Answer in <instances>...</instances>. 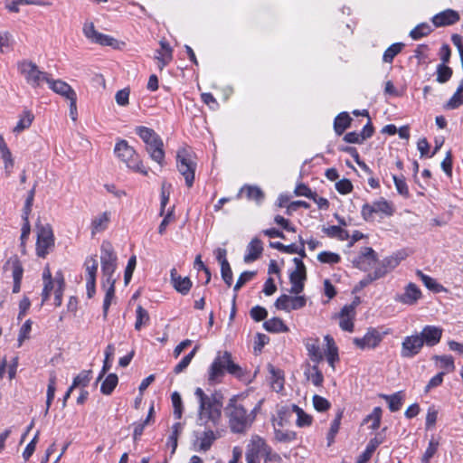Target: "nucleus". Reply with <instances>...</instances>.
<instances>
[{"label":"nucleus","instance_id":"f257e3e1","mask_svg":"<svg viewBox=\"0 0 463 463\" xmlns=\"http://www.w3.org/2000/svg\"><path fill=\"white\" fill-rule=\"evenodd\" d=\"M194 396L198 403L197 425L203 428H214L222 420L223 407V395L214 391L206 393L198 387L194 391Z\"/></svg>","mask_w":463,"mask_h":463},{"label":"nucleus","instance_id":"f03ea898","mask_svg":"<svg viewBox=\"0 0 463 463\" xmlns=\"http://www.w3.org/2000/svg\"><path fill=\"white\" fill-rule=\"evenodd\" d=\"M259 407L257 405L250 410L237 396L231 398L225 408L231 430L234 433L245 432L253 423Z\"/></svg>","mask_w":463,"mask_h":463},{"label":"nucleus","instance_id":"7ed1b4c3","mask_svg":"<svg viewBox=\"0 0 463 463\" xmlns=\"http://www.w3.org/2000/svg\"><path fill=\"white\" fill-rule=\"evenodd\" d=\"M225 372L237 378L243 376L242 368L233 362L230 352H218L208 370L209 383L216 384L221 383Z\"/></svg>","mask_w":463,"mask_h":463},{"label":"nucleus","instance_id":"20e7f679","mask_svg":"<svg viewBox=\"0 0 463 463\" xmlns=\"http://www.w3.org/2000/svg\"><path fill=\"white\" fill-rule=\"evenodd\" d=\"M136 132L146 143V149L151 159L163 166L165 163V151L160 137L153 129L146 127H137Z\"/></svg>","mask_w":463,"mask_h":463},{"label":"nucleus","instance_id":"39448f33","mask_svg":"<svg viewBox=\"0 0 463 463\" xmlns=\"http://www.w3.org/2000/svg\"><path fill=\"white\" fill-rule=\"evenodd\" d=\"M176 167L178 172L184 176L188 187H192L194 181L197 163L194 153L186 148L178 149L176 154Z\"/></svg>","mask_w":463,"mask_h":463},{"label":"nucleus","instance_id":"423d86ee","mask_svg":"<svg viewBox=\"0 0 463 463\" xmlns=\"http://www.w3.org/2000/svg\"><path fill=\"white\" fill-rule=\"evenodd\" d=\"M116 156L124 162L127 166L144 175H147V170L144 167L135 149L130 146L126 140L118 141L115 146Z\"/></svg>","mask_w":463,"mask_h":463},{"label":"nucleus","instance_id":"0eeeda50","mask_svg":"<svg viewBox=\"0 0 463 463\" xmlns=\"http://www.w3.org/2000/svg\"><path fill=\"white\" fill-rule=\"evenodd\" d=\"M17 69L27 84L33 88H40L43 82H47L49 79L48 73L40 71L38 66L29 60L18 61Z\"/></svg>","mask_w":463,"mask_h":463},{"label":"nucleus","instance_id":"6e6552de","mask_svg":"<svg viewBox=\"0 0 463 463\" xmlns=\"http://www.w3.org/2000/svg\"><path fill=\"white\" fill-rule=\"evenodd\" d=\"M100 251V263L104 281H116L117 279L114 278V273L117 269V255L114 251L112 244L107 241H103L101 244Z\"/></svg>","mask_w":463,"mask_h":463},{"label":"nucleus","instance_id":"1a4fd4ad","mask_svg":"<svg viewBox=\"0 0 463 463\" xmlns=\"http://www.w3.org/2000/svg\"><path fill=\"white\" fill-rule=\"evenodd\" d=\"M394 211L392 203L380 198L372 203H364L362 206L361 215L364 221L370 222L373 220L374 214H378L381 218L390 217L393 215Z\"/></svg>","mask_w":463,"mask_h":463},{"label":"nucleus","instance_id":"9d476101","mask_svg":"<svg viewBox=\"0 0 463 463\" xmlns=\"http://www.w3.org/2000/svg\"><path fill=\"white\" fill-rule=\"evenodd\" d=\"M37 229V241H36V253L39 257L44 258L49 250L54 246V235L52 226L49 223L36 225Z\"/></svg>","mask_w":463,"mask_h":463},{"label":"nucleus","instance_id":"9b49d317","mask_svg":"<svg viewBox=\"0 0 463 463\" xmlns=\"http://www.w3.org/2000/svg\"><path fill=\"white\" fill-rule=\"evenodd\" d=\"M83 33L90 42L94 43L112 47H116L118 44V41L113 37L96 31L95 26L91 22H86L84 24Z\"/></svg>","mask_w":463,"mask_h":463},{"label":"nucleus","instance_id":"f8f14e48","mask_svg":"<svg viewBox=\"0 0 463 463\" xmlns=\"http://www.w3.org/2000/svg\"><path fill=\"white\" fill-rule=\"evenodd\" d=\"M423 341L418 334L404 337L402 343L401 356L403 358H412L421 351Z\"/></svg>","mask_w":463,"mask_h":463},{"label":"nucleus","instance_id":"ddd939ff","mask_svg":"<svg viewBox=\"0 0 463 463\" xmlns=\"http://www.w3.org/2000/svg\"><path fill=\"white\" fill-rule=\"evenodd\" d=\"M422 293L420 288L412 282H410L405 288L404 292L397 294L394 298L396 302L407 306H414L421 298Z\"/></svg>","mask_w":463,"mask_h":463},{"label":"nucleus","instance_id":"4468645a","mask_svg":"<svg viewBox=\"0 0 463 463\" xmlns=\"http://www.w3.org/2000/svg\"><path fill=\"white\" fill-rule=\"evenodd\" d=\"M383 336L375 328H370L363 337H354L353 343L356 347L364 349H373L382 342Z\"/></svg>","mask_w":463,"mask_h":463},{"label":"nucleus","instance_id":"2eb2a0df","mask_svg":"<svg viewBox=\"0 0 463 463\" xmlns=\"http://www.w3.org/2000/svg\"><path fill=\"white\" fill-rule=\"evenodd\" d=\"M377 261L376 252L371 247H364L360 251L359 255L353 260V264L355 268L361 270H368Z\"/></svg>","mask_w":463,"mask_h":463},{"label":"nucleus","instance_id":"dca6fc26","mask_svg":"<svg viewBox=\"0 0 463 463\" xmlns=\"http://www.w3.org/2000/svg\"><path fill=\"white\" fill-rule=\"evenodd\" d=\"M306 305V298L303 296H288L281 295L275 302V307L278 309L290 312L302 308Z\"/></svg>","mask_w":463,"mask_h":463},{"label":"nucleus","instance_id":"f3484780","mask_svg":"<svg viewBox=\"0 0 463 463\" xmlns=\"http://www.w3.org/2000/svg\"><path fill=\"white\" fill-rule=\"evenodd\" d=\"M47 83L52 90L71 101V107H74V99H76L77 95L68 83L61 80H52L50 78Z\"/></svg>","mask_w":463,"mask_h":463},{"label":"nucleus","instance_id":"a211bd4d","mask_svg":"<svg viewBox=\"0 0 463 463\" xmlns=\"http://www.w3.org/2000/svg\"><path fill=\"white\" fill-rule=\"evenodd\" d=\"M443 330L441 327L436 326H426L422 328L420 335L423 345L434 346L439 343L442 336Z\"/></svg>","mask_w":463,"mask_h":463},{"label":"nucleus","instance_id":"6ab92c4d","mask_svg":"<svg viewBox=\"0 0 463 463\" xmlns=\"http://www.w3.org/2000/svg\"><path fill=\"white\" fill-rule=\"evenodd\" d=\"M432 23L435 27H443L452 25L459 21V14L452 9H446L432 17Z\"/></svg>","mask_w":463,"mask_h":463},{"label":"nucleus","instance_id":"aec40b11","mask_svg":"<svg viewBox=\"0 0 463 463\" xmlns=\"http://www.w3.org/2000/svg\"><path fill=\"white\" fill-rule=\"evenodd\" d=\"M170 279L174 288L177 292L181 293L182 295H186L189 293L193 284L188 277H181L177 274L176 269L174 268L170 271Z\"/></svg>","mask_w":463,"mask_h":463},{"label":"nucleus","instance_id":"412c9836","mask_svg":"<svg viewBox=\"0 0 463 463\" xmlns=\"http://www.w3.org/2000/svg\"><path fill=\"white\" fill-rule=\"evenodd\" d=\"M205 430L197 437L195 446L199 451H208L218 435L213 430V428H204Z\"/></svg>","mask_w":463,"mask_h":463},{"label":"nucleus","instance_id":"4be33fe9","mask_svg":"<svg viewBox=\"0 0 463 463\" xmlns=\"http://www.w3.org/2000/svg\"><path fill=\"white\" fill-rule=\"evenodd\" d=\"M160 49L156 50L155 59L158 61L159 70H163L173 59V50L165 41H160Z\"/></svg>","mask_w":463,"mask_h":463},{"label":"nucleus","instance_id":"5701e85b","mask_svg":"<svg viewBox=\"0 0 463 463\" xmlns=\"http://www.w3.org/2000/svg\"><path fill=\"white\" fill-rule=\"evenodd\" d=\"M305 346L311 361L319 364L324 359V354L321 351L319 339L317 337H309L305 340Z\"/></svg>","mask_w":463,"mask_h":463},{"label":"nucleus","instance_id":"b1692460","mask_svg":"<svg viewBox=\"0 0 463 463\" xmlns=\"http://www.w3.org/2000/svg\"><path fill=\"white\" fill-rule=\"evenodd\" d=\"M295 412L298 416L297 418V425L300 428L310 426L312 423V417L309 414H307L300 407L296 404H292L288 408H283L279 411V415L281 416L283 413L288 411ZM282 420V417H280Z\"/></svg>","mask_w":463,"mask_h":463},{"label":"nucleus","instance_id":"393cba45","mask_svg":"<svg viewBox=\"0 0 463 463\" xmlns=\"http://www.w3.org/2000/svg\"><path fill=\"white\" fill-rule=\"evenodd\" d=\"M263 251L262 242L260 239H252L247 246V253L243 260L246 263H250L258 260Z\"/></svg>","mask_w":463,"mask_h":463},{"label":"nucleus","instance_id":"a878e982","mask_svg":"<svg viewBox=\"0 0 463 463\" xmlns=\"http://www.w3.org/2000/svg\"><path fill=\"white\" fill-rule=\"evenodd\" d=\"M324 339L326 343V350L325 352L326 360L332 369L335 370V364L339 360L338 348L333 337L329 335H325Z\"/></svg>","mask_w":463,"mask_h":463},{"label":"nucleus","instance_id":"bb28decb","mask_svg":"<svg viewBox=\"0 0 463 463\" xmlns=\"http://www.w3.org/2000/svg\"><path fill=\"white\" fill-rule=\"evenodd\" d=\"M307 279L306 271L293 270L289 275V280L291 283L290 293L299 294L304 289V281Z\"/></svg>","mask_w":463,"mask_h":463},{"label":"nucleus","instance_id":"cd10ccee","mask_svg":"<svg viewBox=\"0 0 463 463\" xmlns=\"http://www.w3.org/2000/svg\"><path fill=\"white\" fill-rule=\"evenodd\" d=\"M354 308L350 306H345L340 314L339 326L347 332L354 330Z\"/></svg>","mask_w":463,"mask_h":463},{"label":"nucleus","instance_id":"c85d7f7f","mask_svg":"<svg viewBox=\"0 0 463 463\" xmlns=\"http://www.w3.org/2000/svg\"><path fill=\"white\" fill-rule=\"evenodd\" d=\"M242 193H246L247 198L255 201L257 203H260L264 199V193L260 187L255 185H244L241 187L237 197L240 198Z\"/></svg>","mask_w":463,"mask_h":463},{"label":"nucleus","instance_id":"c756f323","mask_svg":"<svg viewBox=\"0 0 463 463\" xmlns=\"http://www.w3.org/2000/svg\"><path fill=\"white\" fill-rule=\"evenodd\" d=\"M34 119L33 114L30 110H24L19 117L16 126L13 128V132L16 135L29 128Z\"/></svg>","mask_w":463,"mask_h":463},{"label":"nucleus","instance_id":"7c9ffc66","mask_svg":"<svg viewBox=\"0 0 463 463\" xmlns=\"http://www.w3.org/2000/svg\"><path fill=\"white\" fill-rule=\"evenodd\" d=\"M0 155L5 164V172L9 175L11 173V169L14 166V159L12 156V153L2 136H0Z\"/></svg>","mask_w":463,"mask_h":463},{"label":"nucleus","instance_id":"2f4dec72","mask_svg":"<svg viewBox=\"0 0 463 463\" xmlns=\"http://www.w3.org/2000/svg\"><path fill=\"white\" fill-rule=\"evenodd\" d=\"M4 269H11L14 279L19 280L23 278L24 269L17 256H13L8 259L6 263L4 265Z\"/></svg>","mask_w":463,"mask_h":463},{"label":"nucleus","instance_id":"473e14b6","mask_svg":"<svg viewBox=\"0 0 463 463\" xmlns=\"http://www.w3.org/2000/svg\"><path fill=\"white\" fill-rule=\"evenodd\" d=\"M115 283H116V281H112V282L103 281L104 287H106V285H108V288L106 289V294H105L103 307H102L104 319H107L109 307L111 305L112 300L115 298Z\"/></svg>","mask_w":463,"mask_h":463},{"label":"nucleus","instance_id":"72a5a7b5","mask_svg":"<svg viewBox=\"0 0 463 463\" xmlns=\"http://www.w3.org/2000/svg\"><path fill=\"white\" fill-rule=\"evenodd\" d=\"M352 118L346 112H342L336 116L334 121V128L335 133L340 136L346 128L350 127Z\"/></svg>","mask_w":463,"mask_h":463},{"label":"nucleus","instance_id":"f704fd0d","mask_svg":"<svg viewBox=\"0 0 463 463\" xmlns=\"http://www.w3.org/2000/svg\"><path fill=\"white\" fill-rule=\"evenodd\" d=\"M263 327L271 333H286L288 327L279 317H273L264 322Z\"/></svg>","mask_w":463,"mask_h":463},{"label":"nucleus","instance_id":"c9c22d12","mask_svg":"<svg viewBox=\"0 0 463 463\" xmlns=\"http://www.w3.org/2000/svg\"><path fill=\"white\" fill-rule=\"evenodd\" d=\"M110 214L108 212H105L98 216H96L91 222L92 234L97 232H103L107 229L108 224L109 222Z\"/></svg>","mask_w":463,"mask_h":463},{"label":"nucleus","instance_id":"e433bc0d","mask_svg":"<svg viewBox=\"0 0 463 463\" xmlns=\"http://www.w3.org/2000/svg\"><path fill=\"white\" fill-rule=\"evenodd\" d=\"M269 371L271 374V387L276 392H280L284 387V374L279 369H276L273 365H269Z\"/></svg>","mask_w":463,"mask_h":463},{"label":"nucleus","instance_id":"4c0bfd02","mask_svg":"<svg viewBox=\"0 0 463 463\" xmlns=\"http://www.w3.org/2000/svg\"><path fill=\"white\" fill-rule=\"evenodd\" d=\"M463 105V81L458 85L456 92L445 104L446 109H455Z\"/></svg>","mask_w":463,"mask_h":463},{"label":"nucleus","instance_id":"58836bf2","mask_svg":"<svg viewBox=\"0 0 463 463\" xmlns=\"http://www.w3.org/2000/svg\"><path fill=\"white\" fill-rule=\"evenodd\" d=\"M266 449V442L259 436L251 439L250 444L248 446L247 452L261 458L263 450Z\"/></svg>","mask_w":463,"mask_h":463},{"label":"nucleus","instance_id":"ea45409f","mask_svg":"<svg viewBox=\"0 0 463 463\" xmlns=\"http://www.w3.org/2000/svg\"><path fill=\"white\" fill-rule=\"evenodd\" d=\"M86 271V281L96 280L98 270V260L96 256L88 257L84 263Z\"/></svg>","mask_w":463,"mask_h":463},{"label":"nucleus","instance_id":"a19ab883","mask_svg":"<svg viewBox=\"0 0 463 463\" xmlns=\"http://www.w3.org/2000/svg\"><path fill=\"white\" fill-rule=\"evenodd\" d=\"M118 378L115 373H109L105 380L102 382L100 386V392L105 395L112 393L116 386L118 385Z\"/></svg>","mask_w":463,"mask_h":463},{"label":"nucleus","instance_id":"79ce46f5","mask_svg":"<svg viewBox=\"0 0 463 463\" xmlns=\"http://www.w3.org/2000/svg\"><path fill=\"white\" fill-rule=\"evenodd\" d=\"M343 417V411H338L335 420L332 421L330 430L327 433V445L331 446L335 441V437L340 429V423Z\"/></svg>","mask_w":463,"mask_h":463},{"label":"nucleus","instance_id":"37998d69","mask_svg":"<svg viewBox=\"0 0 463 463\" xmlns=\"http://www.w3.org/2000/svg\"><path fill=\"white\" fill-rule=\"evenodd\" d=\"M56 288L54 290V305L60 307L62 301V292L64 288V279L61 273H57L55 276Z\"/></svg>","mask_w":463,"mask_h":463},{"label":"nucleus","instance_id":"c03bdc74","mask_svg":"<svg viewBox=\"0 0 463 463\" xmlns=\"http://www.w3.org/2000/svg\"><path fill=\"white\" fill-rule=\"evenodd\" d=\"M55 391H56V375L52 372L50 374L49 383H48V387H47V399H46L45 414L48 413L49 409L51 407V404H52V401L54 399Z\"/></svg>","mask_w":463,"mask_h":463},{"label":"nucleus","instance_id":"a18cd8bd","mask_svg":"<svg viewBox=\"0 0 463 463\" xmlns=\"http://www.w3.org/2000/svg\"><path fill=\"white\" fill-rule=\"evenodd\" d=\"M136 315L135 329L139 331L142 326H146L149 322V315L142 306H137Z\"/></svg>","mask_w":463,"mask_h":463},{"label":"nucleus","instance_id":"49530a36","mask_svg":"<svg viewBox=\"0 0 463 463\" xmlns=\"http://www.w3.org/2000/svg\"><path fill=\"white\" fill-rule=\"evenodd\" d=\"M431 32V26L427 23H422L411 31L410 36L414 40H419L429 35Z\"/></svg>","mask_w":463,"mask_h":463},{"label":"nucleus","instance_id":"de8ad7c7","mask_svg":"<svg viewBox=\"0 0 463 463\" xmlns=\"http://www.w3.org/2000/svg\"><path fill=\"white\" fill-rule=\"evenodd\" d=\"M318 364H314L308 372L306 373V375L311 383L316 386H320L324 381V376L321 371L318 369Z\"/></svg>","mask_w":463,"mask_h":463},{"label":"nucleus","instance_id":"09e8293b","mask_svg":"<svg viewBox=\"0 0 463 463\" xmlns=\"http://www.w3.org/2000/svg\"><path fill=\"white\" fill-rule=\"evenodd\" d=\"M382 418V409L380 407H375L372 413L366 416L364 420V423L372 422L370 428L372 430H377L380 427Z\"/></svg>","mask_w":463,"mask_h":463},{"label":"nucleus","instance_id":"8fccbe9b","mask_svg":"<svg viewBox=\"0 0 463 463\" xmlns=\"http://www.w3.org/2000/svg\"><path fill=\"white\" fill-rule=\"evenodd\" d=\"M437 79L439 83H446L452 76V69L445 64H439L437 66Z\"/></svg>","mask_w":463,"mask_h":463},{"label":"nucleus","instance_id":"3c124183","mask_svg":"<svg viewBox=\"0 0 463 463\" xmlns=\"http://www.w3.org/2000/svg\"><path fill=\"white\" fill-rule=\"evenodd\" d=\"M383 398L388 402L391 411H397L401 409L402 405V396L401 392H396L392 395H383Z\"/></svg>","mask_w":463,"mask_h":463},{"label":"nucleus","instance_id":"603ef678","mask_svg":"<svg viewBox=\"0 0 463 463\" xmlns=\"http://www.w3.org/2000/svg\"><path fill=\"white\" fill-rule=\"evenodd\" d=\"M197 350H198V346H195L188 354L184 356L182 358V360L174 368V373L177 374V373H182L184 370H185L188 367V365L190 364L193 358L194 357Z\"/></svg>","mask_w":463,"mask_h":463},{"label":"nucleus","instance_id":"864d4df0","mask_svg":"<svg viewBox=\"0 0 463 463\" xmlns=\"http://www.w3.org/2000/svg\"><path fill=\"white\" fill-rule=\"evenodd\" d=\"M171 188V184L163 182L161 186L160 215H164L165 213V206L169 202Z\"/></svg>","mask_w":463,"mask_h":463},{"label":"nucleus","instance_id":"5fc2aeb1","mask_svg":"<svg viewBox=\"0 0 463 463\" xmlns=\"http://www.w3.org/2000/svg\"><path fill=\"white\" fill-rule=\"evenodd\" d=\"M171 400L174 407V416L175 419L180 420L183 414V402L181 395L177 392H174L171 395Z\"/></svg>","mask_w":463,"mask_h":463},{"label":"nucleus","instance_id":"6e6d98bb","mask_svg":"<svg viewBox=\"0 0 463 463\" xmlns=\"http://www.w3.org/2000/svg\"><path fill=\"white\" fill-rule=\"evenodd\" d=\"M403 47L402 43H393L390 47H388L383 56V60L384 62H392L394 57L401 52Z\"/></svg>","mask_w":463,"mask_h":463},{"label":"nucleus","instance_id":"4d7b16f0","mask_svg":"<svg viewBox=\"0 0 463 463\" xmlns=\"http://www.w3.org/2000/svg\"><path fill=\"white\" fill-rule=\"evenodd\" d=\"M403 255L402 253H397L392 256H389L382 260V264L388 269L389 272L393 270L403 259Z\"/></svg>","mask_w":463,"mask_h":463},{"label":"nucleus","instance_id":"13d9d810","mask_svg":"<svg viewBox=\"0 0 463 463\" xmlns=\"http://www.w3.org/2000/svg\"><path fill=\"white\" fill-rule=\"evenodd\" d=\"M439 448V441L431 439L429 442L428 448L426 449L422 458V463H430V458L435 455Z\"/></svg>","mask_w":463,"mask_h":463},{"label":"nucleus","instance_id":"bf43d9fd","mask_svg":"<svg viewBox=\"0 0 463 463\" xmlns=\"http://www.w3.org/2000/svg\"><path fill=\"white\" fill-rule=\"evenodd\" d=\"M416 275L420 279V280L422 281V283L425 285V287L430 290H434V291H438L439 290V285L437 283V281L424 274L421 270L418 269L416 271Z\"/></svg>","mask_w":463,"mask_h":463},{"label":"nucleus","instance_id":"052dcab7","mask_svg":"<svg viewBox=\"0 0 463 463\" xmlns=\"http://www.w3.org/2000/svg\"><path fill=\"white\" fill-rule=\"evenodd\" d=\"M317 260L322 263L335 264L341 260L337 253L331 251H322L317 255Z\"/></svg>","mask_w":463,"mask_h":463},{"label":"nucleus","instance_id":"680f3d73","mask_svg":"<svg viewBox=\"0 0 463 463\" xmlns=\"http://www.w3.org/2000/svg\"><path fill=\"white\" fill-rule=\"evenodd\" d=\"M182 429L183 425L180 422H176L172 426V434L168 438V444L172 447V453L176 449L178 435Z\"/></svg>","mask_w":463,"mask_h":463},{"label":"nucleus","instance_id":"e2e57ef3","mask_svg":"<svg viewBox=\"0 0 463 463\" xmlns=\"http://www.w3.org/2000/svg\"><path fill=\"white\" fill-rule=\"evenodd\" d=\"M91 371H83L78 374L72 382L71 386L76 388L78 386H87L90 381Z\"/></svg>","mask_w":463,"mask_h":463},{"label":"nucleus","instance_id":"0e129e2a","mask_svg":"<svg viewBox=\"0 0 463 463\" xmlns=\"http://www.w3.org/2000/svg\"><path fill=\"white\" fill-rule=\"evenodd\" d=\"M392 179H393L397 192L404 197H409V195H410L409 188H408V185H407L404 178L393 175Z\"/></svg>","mask_w":463,"mask_h":463},{"label":"nucleus","instance_id":"69168bd1","mask_svg":"<svg viewBox=\"0 0 463 463\" xmlns=\"http://www.w3.org/2000/svg\"><path fill=\"white\" fill-rule=\"evenodd\" d=\"M275 439L279 442H289L296 439V433L293 431L275 429Z\"/></svg>","mask_w":463,"mask_h":463},{"label":"nucleus","instance_id":"338daca9","mask_svg":"<svg viewBox=\"0 0 463 463\" xmlns=\"http://www.w3.org/2000/svg\"><path fill=\"white\" fill-rule=\"evenodd\" d=\"M313 405L317 411H326L330 408V402L319 395L313 396Z\"/></svg>","mask_w":463,"mask_h":463},{"label":"nucleus","instance_id":"774afa93","mask_svg":"<svg viewBox=\"0 0 463 463\" xmlns=\"http://www.w3.org/2000/svg\"><path fill=\"white\" fill-rule=\"evenodd\" d=\"M250 314L253 320L260 322L267 317L268 311L260 306H255L250 309Z\"/></svg>","mask_w":463,"mask_h":463}]
</instances>
